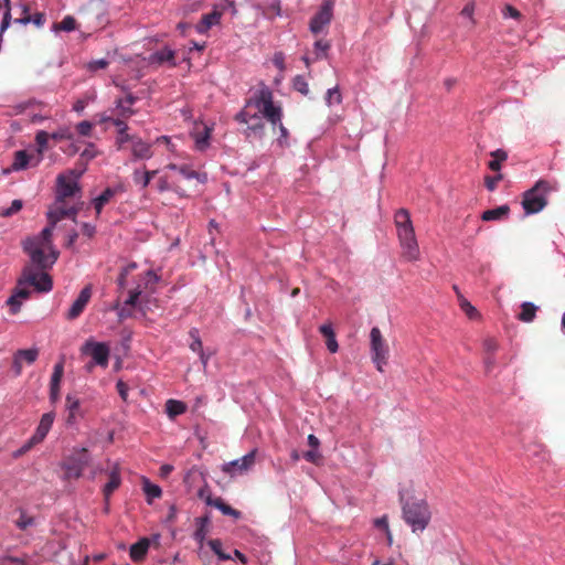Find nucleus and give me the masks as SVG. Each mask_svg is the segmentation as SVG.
I'll list each match as a JSON object with an SVG mask.
<instances>
[{
  "instance_id": "f257e3e1",
  "label": "nucleus",
  "mask_w": 565,
  "mask_h": 565,
  "mask_svg": "<svg viewBox=\"0 0 565 565\" xmlns=\"http://www.w3.org/2000/svg\"><path fill=\"white\" fill-rule=\"evenodd\" d=\"M281 108L274 104L273 92L267 86H263L246 100L244 108L235 116V119L245 124L247 129L255 134L263 132L264 119H267L273 126L278 125L280 131L278 142L284 145L289 132L281 122Z\"/></svg>"
},
{
  "instance_id": "f03ea898",
  "label": "nucleus",
  "mask_w": 565,
  "mask_h": 565,
  "mask_svg": "<svg viewBox=\"0 0 565 565\" xmlns=\"http://www.w3.org/2000/svg\"><path fill=\"white\" fill-rule=\"evenodd\" d=\"M394 222L403 257L408 262L417 260L420 252L409 212L406 209H399L394 215Z\"/></svg>"
},
{
  "instance_id": "7ed1b4c3",
  "label": "nucleus",
  "mask_w": 565,
  "mask_h": 565,
  "mask_svg": "<svg viewBox=\"0 0 565 565\" xmlns=\"http://www.w3.org/2000/svg\"><path fill=\"white\" fill-rule=\"evenodd\" d=\"M557 191V182L540 179L524 192L522 206L526 214L541 212L547 205V195Z\"/></svg>"
},
{
  "instance_id": "20e7f679",
  "label": "nucleus",
  "mask_w": 565,
  "mask_h": 565,
  "mask_svg": "<svg viewBox=\"0 0 565 565\" xmlns=\"http://www.w3.org/2000/svg\"><path fill=\"white\" fill-rule=\"evenodd\" d=\"M403 519L413 532L424 531L430 522L431 512L423 499H412L403 504Z\"/></svg>"
},
{
  "instance_id": "39448f33",
  "label": "nucleus",
  "mask_w": 565,
  "mask_h": 565,
  "mask_svg": "<svg viewBox=\"0 0 565 565\" xmlns=\"http://www.w3.org/2000/svg\"><path fill=\"white\" fill-rule=\"evenodd\" d=\"M47 246L41 244L39 238L28 239L24 244V250L30 255L31 260L36 265V269L45 270L51 267L57 259L58 253L54 249H49L50 254H45Z\"/></svg>"
},
{
  "instance_id": "423d86ee",
  "label": "nucleus",
  "mask_w": 565,
  "mask_h": 565,
  "mask_svg": "<svg viewBox=\"0 0 565 565\" xmlns=\"http://www.w3.org/2000/svg\"><path fill=\"white\" fill-rule=\"evenodd\" d=\"M370 350L373 363L379 372H384V366L388 362L390 348L377 327L370 332Z\"/></svg>"
},
{
  "instance_id": "0eeeda50",
  "label": "nucleus",
  "mask_w": 565,
  "mask_h": 565,
  "mask_svg": "<svg viewBox=\"0 0 565 565\" xmlns=\"http://www.w3.org/2000/svg\"><path fill=\"white\" fill-rule=\"evenodd\" d=\"M19 282L20 285H31L41 292H47L53 287L50 275L42 269L34 268L33 266H26L23 269L22 278L19 279Z\"/></svg>"
},
{
  "instance_id": "6e6552de",
  "label": "nucleus",
  "mask_w": 565,
  "mask_h": 565,
  "mask_svg": "<svg viewBox=\"0 0 565 565\" xmlns=\"http://www.w3.org/2000/svg\"><path fill=\"white\" fill-rule=\"evenodd\" d=\"M85 169L86 168L84 167L78 171H70L73 180L64 174H58L56 179V203H63L66 199L75 195V193L79 191L76 180L83 174Z\"/></svg>"
},
{
  "instance_id": "1a4fd4ad",
  "label": "nucleus",
  "mask_w": 565,
  "mask_h": 565,
  "mask_svg": "<svg viewBox=\"0 0 565 565\" xmlns=\"http://www.w3.org/2000/svg\"><path fill=\"white\" fill-rule=\"evenodd\" d=\"M256 449L249 451L247 455L239 459L226 462L222 467V471L234 477L235 475H242L250 469L255 463Z\"/></svg>"
},
{
  "instance_id": "9d476101",
  "label": "nucleus",
  "mask_w": 565,
  "mask_h": 565,
  "mask_svg": "<svg viewBox=\"0 0 565 565\" xmlns=\"http://www.w3.org/2000/svg\"><path fill=\"white\" fill-rule=\"evenodd\" d=\"M82 352L89 354L96 364L103 367L108 365L109 348L106 343L87 341L83 345Z\"/></svg>"
},
{
  "instance_id": "9b49d317",
  "label": "nucleus",
  "mask_w": 565,
  "mask_h": 565,
  "mask_svg": "<svg viewBox=\"0 0 565 565\" xmlns=\"http://www.w3.org/2000/svg\"><path fill=\"white\" fill-rule=\"evenodd\" d=\"M332 1L323 2L320 10L310 20V30L312 33L317 34L321 32L322 29L330 23L332 19Z\"/></svg>"
},
{
  "instance_id": "f8f14e48",
  "label": "nucleus",
  "mask_w": 565,
  "mask_h": 565,
  "mask_svg": "<svg viewBox=\"0 0 565 565\" xmlns=\"http://www.w3.org/2000/svg\"><path fill=\"white\" fill-rule=\"evenodd\" d=\"M92 297V287H84L76 300L72 303L70 310L66 313V319L74 320L78 318L87 306L89 299Z\"/></svg>"
},
{
  "instance_id": "ddd939ff",
  "label": "nucleus",
  "mask_w": 565,
  "mask_h": 565,
  "mask_svg": "<svg viewBox=\"0 0 565 565\" xmlns=\"http://www.w3.org/2000/svg\"><path fill=\"white\" fill-rule=\"evenodd\" d=\"M87 465V449L81 450V456L77 461L67 462L64 465L65 475L67 478H79L83 473L85 466Z\"/></svg>"
},
{
  "instance_id": "4468645a",
  "label": "nucleus",
  "mask_w": 565,
  "mask_h": 565,
  "mask_svg": "<svg viewBox=\"0 0 565 565\" xmlns=\"http://www.w3.org/2000/svg\"><path fill=\"white\" fill-rule=\"evenodd\" d=\"M77 214L76 207H64L62 205H55L47 212V221L52 224H57L65 217H72L75 221Z\"/></svg>"
},
{
  "instance_id": "2eb2a0df",
  "label": "nucleus",
  "mask_w": 565,
  "mask_h": 565,
  "mask_svg": "<svg viewBox=\"0 0 565 565\" xmlns=\"http://www.w3.org/2000/svg\"><path fill=\"white\" fill-rule=\"evenodd\" d=\"M131 153L136 160L150 159L153 156L151 145L145 142L141 138L137 137L134 139L131 145Z\"/></svg>"
},
{
  "instance_id": "dca6fc26",
  "label": "nucleus",
  "mask_w": 565,
  "mask_h": 565,
  "mask_svg": "<svg viewBox=\"0 0 565 565\" xmlns=\"http://www.w3.org/2000/svg\"><path fill=\"white\" fill-rule=\"evenodd\" d=\"M54 417H55V415L52 412L45 413L42 415L40 424H39L35 433L33 434V440H35V441L44 440V438L46 437L47 433L50 431V429L53 425Z\"/></svg>"
},
{
  "instance_id": "f3484780",
  "label": "nucleus",
  "mask_w": 565,
  "mask_h": 565,
  "mask_svg": "<svg viewBox=\"0 0 565 565\" xmlns=\"http://www.w3.org/2000/svg\"><path fill=\"white\" fill-rule=\"evenodd\" d=\"M63 373H64L63 362L56 363L54 365L53 374L51 376V382H50V396H51L52 401H56L58 398L60 384H61V380L63 377Z\"/></svg>"
},
{
  "instance_id": "a211bd4d",
  "label": "nucleus",
  "mask_w": 565,
  "mask_h": 565,
  "mask_svg": "<svg viewBox=\"0 0 565 565\" xmlns=\"http://www.w3.org/2000/svg\"><path fill=\"white\" fill-rule=\"evenodd\" d=\"M150 546V542L147 537L139 540L137 543L132 544L129 551V556L134 562H141L145 559L148 550Z\"/></svg>"
},
{
  "instance_id": "6ab92c4d",
  "label": "nucleus",
  "mask_w": 565,
  "mask_h": 565,
  "mask_svg": "<svg viewBox=\"0 0 565 565\" xmlns=\"http://www.w3.org/2000/svg\"><path fill=\"white\" fill-rule=\"evenodd\" d=\"M120 483H121L120 471H119L118 467L116 466L110 471L109 480H108V482L103 488V493H104L106 502H108L109 497L111 495V493L116 489L119 488Z\"/></svg>"
},
{
  "instance_id": "aec40b11",
  "label": "nucleus",
  "mask_w": 565,
  "mask_h": 565,
  "mask_svg": "<svg viewBox=\"0 0 565 565\" xmlns=\"http://www.w3.org/2000/svg\"><path fill=\"white\" fill-rule=\"evenodd\" d=\"M175 53L169 47H163L150 55V62L156 64L170 63L172 66H175L177 63L174 61Z\"/></svg>"
},
{
  "instance_id": "412c9836",
  "label": "nucleus",
  "mask_w": 565,
  "mask_h": 565,
  "mask_svg": "<svg viewBox=\"0 0 565 565\" xmlns=\"http://www.w3.org/2000/svg\"><path fill=\"white\" fill-rule=\"evenodd\" d=\"M157 173L158 170L148 171L136 169L132 172V180L136 184H139L141 189H146Z\"/></svg>"
},
{
  "instance_id": "4be33fe9",
  "label": "nucleus",
  "mask_w": 565,
  "mask_h": 565,
  "mask_svg": "<svg viewBox=\"0 0 565 565\" xmlns=\"http://www.w3.org/2000/svg\"><path fill=\"white\" fill-rule=\"evenodd\" d=\"M510 207L508 205H501L492 210H487L481 214V220L484 222L498 221L508 216Z\"/></svg>"
},
{
  "instance_id": "5701e85b",
  "label": "nucleus",
  "mask_w": 565,
  "mask_h": 565,
  "mask_svg": "<svg viewBox=\"0 0 565 565\" xmlns=\"http://www.w3.org/2000/svg\"><path fill=\"white\" fill-rule=\"evenodd\" d=\"M65 404L68 412L67 423L73 424L79 415L81 402L77 397L68 394L65 398Z\"/></svg>"
},
{
  "instance_id": "b1692460",
  "label": "nucleus",
  "mask_w": 565,
  "mask_h": 565,
  "mask_svg": "<svg viewBox=\"0 0 565 565\" xmlns=\"http://www.w3.org/2000/svg\"><path fill=\"white\" fill-rule=\"evenodd\" d=\"M178 173L182 175L184 179H196L200 183H205L207 181V174L204 172H198L192 169L189 164H180Z\"/></svg>"
},
{
  "instance_id": "393cba45",
  "label": "nucleus",
  "mask_w": 565,
  "mask_h": 565,
  "mask_svg": "<svg viewBox=\"0 0 565 565\" xmlns=\"http://www.w3.org/2000/svg\"><path fill=\"white\" fill-rule=\"evenodd\" d=\"M77 29V22L74 17L66 15L61 22H54L52 24V31L57 33L61 31L71 32Z\"/></svg>"
},
{
  "instance_id": "a878e982",
  "label": "nucleus",
  "mask_w": 565,
  "mask_h": 565,
  "mask_svg": "<svg viewBox=\"0 0 565 565\" xmlns=\"http://www.w3.org/2000/svg\"><path fill=\"white\" fill-rule=\"evenodd\" d=\"M537 307L532 302H523L518 319L523 322H532L536 316Z\"/></svg>"
},
{
  "instance_id": "bb28decb",
  "label": "nucleus",
  "mask_w": 565,
  "mask_h": 565,
  "mask_svg": "<svg viewBox=\"0 0 565 565\" xmlns=\"http://www.w3.org/2000/svg\"><path fill=\"white\" fill-rule=\"evenodd\" d=\"M193 136L196 149L202 151L209 146L211 129L207 126H204L201 131H195Z\"/></svg>"
},
{
  "instance_id": "cd10ccee",
  "label": "nucleus",
  "mask_w": 565,
  "mask_h": 565,
  "mask_svg": "<svg viewBox=\"0 0 565 565\" xmlns=\"http://www.w3.org/2000/svg\"><path fill=\"white\" fill-rule=\"evenodd\" d=\"M490 156L492 157V160L489 161L488 167L492 171H500L501 163L507 160L508 154L502 149H497L492 152H490Z\"/></svg>"
},
{
  "instance_id": "c85d7f7f",
  "label": "nucleus",
  "mask_w": 565,
  "mask_h": 565,
  "mask_svg": "<svg viewBox=\"0 0 565 565\" xmlns=\"http://www.w3.org/2000/svg\"><path fill=\"white\" fill-rule=\"evenodd\" d=\"M115 196V190H110V188L105 189L99 196L94 200V209L97 214H100L105 204H107L111 198Z\"/></svg>"
},
{
  "instance_id": "c756f323",
  "label": "nucleus",
  "mask_w": 565,
  "mask_h": 565,
  "mask_svg": "<svg viewBox=\"0 0 565 565\" xmlns=\"http://www.w3.org/2000/svg\"><path fill=\"white\" fill-rule=\"evenodd\" d=\"M18 358L22 361V363H26L29 365L33 364L39 356V349H21L15 352Z\"/></svg>"
},
{
  "instance_id": "7c9ffc66",
  "label": "nucleus",
  "mask_w": 565,
  "mask_h": 565,
  "mask_svg": "<svg viewBox=\"0 0 565 565\" xmlns=\"http://www.w3.org/2000/svg\"><path fill=\"white\" fill-rule=\"evenodd\" d=\"M159 277L152 270H147L142 276H140V281L137 285H141L145 290H153L154 285L158 282Z\"/></svg>"
},
{
  "instance_id": "2f4dec72",
  "label": "nucleus",
  "mask_w": 565,
  "mask_h": 565,
  "mask_svg": "<svg viewBox=\"0 0 565 565\" xmlns=\"http://www.w3.org/2000/svg\"><path fill=\"white\" fill-rule=\"evenodd\" d=\"M167 413L170 417H175L185 412L186 407L184 403L180 401L169 399L166 404Z\"/></svg>"
},
{
  "instance_id": "473e14b6",
  "label": "nucleus",
  "mask_w": 565,
  "mask_h": 565,
  "mask_svg": "<svg viewBox=\"0 0 565 565\" xmlns=\"http://www.w3.org/2000/svg\"><path fill=\"white\" fill-rule=\"evenodd\" d=\"M30 156L24 150L17 151L14 154V161L12 169L15 171L23 170L28 167Z\"/></svg>"
},
{
  "instance_id": "72a5a7b5",
  "label": "nucleus",
  "mask_w": 565,
  "mask_h": 565,
  "mask_svg": "<svg viewBox=\"0 0 565 565\" xmlns=\"http://www.w3.org/2000/svg\"><path fill=\"white\" fill-rule=\"evenodd\" d=\"M55 225L56 224H52L49 222V225L42 230L40 236L38 237L40 239L41 244H43L44 246H47V249H53L52 234H53V230H54Z\"/></svg>"
},
{
  "instance_id": "f704fd0d",
  "label": "nucleus",
  "mask_w": 565,
  "mask_h": 565,
  "mask_svg": "<svg viewBox=\"0 0 565 565\" xmlns=\"http://www.w3.org/2000/svg\"><path fill=\"white\" fill-rule=\"evenodd\" d=\"M207 544L211 547V550L217 555L220 561H228V559L232 558L230 554L225 553L222 550V542H221V540L213 539V540H210L207 542Z\"/></svg>"
},
{
  "instance_id": "c9c22d12",
  "label": "nucleus",
  "mask_w": 565,
  "mask_h": 565,
  "mask_svg": "<svg viewBox=\"0 0 565 565\" xmlns=\"http://www.w3.org/2000/svg\"><path fill=\"white\" fill-rule=\"evenodd\" d=\"M326 103L328 106L339 105L342 103V95L338 86H334L327 90Z\"/></svg>"
},
{
  "instance_id": "e433bc0d",
  "label": "nucleus",
  "mask_w": 565,
  "mask_h": 565,
  "mask_svg": "<svg viewBox=\"0 0 565 565\" xmlns=\"http://www.w3.org/2000/svg\"><path fill=\"white\" fill-rule=\"evenodd\" d=\"M143 491L147 495L148 502H151L152 499L160 498L162 494L161 488L157 484L150 483L148 480L143 483Z\"/></svg>"
},
{
  "instance_id": "4c0bfd02",
  "label": "nucleus",
  "mask_w": 565,
  "mask_h": 565,
  "mask_svg": "<svg viewBox=\"0 0 565 565\" xmlns=\"http://www.w3.org/2000/svg\"><path fill=\"white\" fill-rule=\"evenodd\" d=\"M189 334H190V337L192 339V342L190 343V349L193 352L201 353L203 351V344H202V341L200 339L198 329H195V328L191 329Z\"/></svg>"
},
{
  "instance_id": "58836bf2",
  "label": "nucleus",
  "mask_w": 565,
  "mask_h": 565,
  "mask_svg": "<svg viewBox=\"0 0 565 565\" xmlns=\"http://www.w3.org/2000/svg\"><path fill=\"white\" fill-rule=\"evenodd\" d=\"M50 139V134H47L44 130H39L35 136V142L39 147L38 151L40 154L44 152V150L47 148V141Z\"/></svg>"
},
{
  "instance_id": "ea45409f",
  "label": "nucleus",
  "mask_w": 565,
  "mask_h": 565,
  "mask_svg": "<svg viewBox=\"0 0 565 565\" xmlns=\"http://www.w3.org/2000/svg\"><path fill=\"white\" fill-rule=\"evenodd\" d=\"M143 292L141 285H137L134 289L129 290V297L125 301L126 306L135 307L138 303L140 295Z\"/></svg>"
},
{
  "instance_id": "a19ab883",
  "label": "nucleus",
  "mask_w": 565,
  "mask_h": 565,
  "mask_svg": "<svg viewBox=\"0 0 565 565\" xmlns=\"http://www.w3.org/2000/svg\"><path fill=\"white\" fill-rule=\"evenodd\" d=\"M459 305L462 311L470 318L476 319L478 316L477 309L463 297H459Z\"/></svg>"
},
{
  "instance_id": "79ce46f5",
  "label": "nucleus",
  "mask_w": 565,
  "mask_h": 565,
  "mask_svg": "<svg viewBox=\"0 0 565 565\" xmlns=\"http://www.w3.org/2000/svg\"><path fill=\"white\" fill-rule=\"evenodd\" d=\"M294 88L300 94L307 96L309 94V85L305 77L296 76L294 79Z\"/></svg>"
},
{
  "instance_id": "37998d69",
  "label": "nucleus",
  "mask_w": 565,
  "mask_h": 565,
  "mask_svg": "<svg viewBox=\"0 0 565 565\" xmlns=\"http://www.w3.org/2000/svg\"><path fill=\"white\" fill-rule=\"evenodd\" d=\"M138 136L136 135H129L127 131H122L121 134L118 132L116 137V145L119 150L124 148V145L126 142H134V139H136Z\"/></svg>"
},
{
  "instance_id": "c03bdc74",
  "label": "nucleus",
  "mask_w": 565,
  "mask_h": 565,
  "mask_svg": "<svg viewBox=\"0 0 565 565\" xmlns=\"http://www.w3.org/2000/svg\"><path fill=\"white\" fill-rule=\"evenodd\" d=\"M220 19H221V14L218 12L214 11V12L203 17L202 24H203L204 29H210L212 25L217 24Z\"/></svg>"
},
{
  "instance_id": "a18cd8bd",
  "label": "nucleus",
  "mask_w": 565,
  "mask_h": 565,
  "mask_svg": "<svg viewBox=\"0 0 565 565\" xmlns=\"http://www.w3.org/2000/svg\"><path fill=\"white\" fill-rule=\"evenodd\" d=\"M23 206V203L21 200H13L11 203V206L1 211L0 215L3 217H9L15 213H18Z\"/></svg>"
},
{
  "instance_id": "49530a36",
  "label": "nucleus",
  "mask_w": 565,
  "mask_h": 565,
  "mask_svg": "<svg viewBox=\"0 0 565 565\" xmlns=\"http://www.w3.org/2000/svg\"><path fill=\"white\" fill-rule=\"evenodd\" d=\"M93 124L88 120H83L76 125V130L81 136L89 137L93 130Z\"/></svg>"
},
{
  "instance_id": "de8ad7c7",
  "label": "nucleus",
  "mask_w": 565,
  "mask_h": 565,
  "mask_svg": "<svg viewBox=\"0 0 565 565\" xmlns=\"http://www.w3.org/2000/svg\"><path fill=\"white\" fill-rule=\"evenodd\" d=\"M7 305L10 307V312L15 315L20 311L22 300L18 298L14 292L8 298Z\"/></svg>"
},
{
  "instance_id": "09e8293b",
  "label": "nucleus",
  "mask_w": 565,
  "mask_h": 565,
  "mask_svg": "<svg viewBox=\"0 0 565 565\" xmlns=\"http://www.w3.org/2000/svg\"><path fill=\"white\" fill-rule=\"evenodd\" d=\"M116 106L120 109L119 115L124 119H128L135 114V110L131 108V106L124 105V100L121 98L116 102Z\"/></svg>"
},
{
  "instance_id": "8fccbe9b",
  "label": "nucleus",
  "mask_w": 565,
  "mask_h": 565,
  "mask_svg": "<svg viewBox=\"0 0 565 565\" xmlns=\"http://www.w3.org/2000/svg\"><path fill=\"white\" fill-rule=\"evenodd\" d=\"M330 45L328 42L323 40H318L315 43L316 58H321L326 55V52L329 50Z\"/></svg>"
},
{
  "instance_id": "3c124183",
  "label": "nucleus",
  "mask_w": 565,
  "mask_h": 565,
  "mask_svg": "<svg viewBox=\"0 0 565 565\" xmlns=\"http://www.w3.org/2000/svg\"><path fill=\"white\" fill-rule=\"evenodd\" d=\"M218 510L224 514V515H230V516H233L234 519L238 520L241 519L242 516V513L238 511V510H235L233 509L231 505H228L227 503H223Z\"/></svg>"
},
{
  "instance_id": "603ef678",
  "label": "nucleus",
  "mask_w": 565,
  "mask_h": 565,
  "mask_svg": "<svg viewBox=\"0 0 565 565\" xmlns=\"http://www.w3.org/2000/svg\"><path fill=\"white\" fill-rule=\"evenodd\" d=\"M31 18H32V15L29 12V7L26 4H23L22 6V14L20 18H17L14 20V22L26 25V24L31 23Z\"/></svg>"
},
{
  "instance_id": "864d4df0",
  "label": "nucleus",
  "mask_w": 565,
  "mask_h": 565,
  "mask_svg": "<svg viewBox=\"0 0 565 565\" xmlns=\"http://www.w3.org/2000/svg\"><path fill=\"white\" fill-rule=\"evenodd\" d=\"M33 523H34V519L32 516H29V515L24 514V513H22L20 515L19 520L17 521V525L21 530L28 529Z\"/></svg>"
},
{
  "instance_id": "5fc2aeb1",
  "label": "nucleus",
  "mask_w": 565,
  "mask_h": 565,
  "mask_svg": "<svg viewBox=\"0 0 565 565\" xmlns=\"http://www.w3.org/2000/svg\"><path fill=\"white\" fill-rule=\"evenodd\" d=\"M11 23V10H6L1 24H0V41H2V35L4 31L9 28Z\"/></svg>"
},
{
  "instance_id": "6e6d98bb",
  "label": "nucleus",
  "mask_w": 565,
  "mask_h": 565,
  "mask_svg": "<svg viewBox=\"0 0 565 565\" xmlns=\"http://www.w3.org/2000/svg\"><path fill=\"white\" fill-rule=\"evenodd\" d=\"M50 138L54 140H64V139H71L72 135L67 128H61L57 131H54L50 135Z\"/></svg>"
},
{
  "instance_id": "4d7b16f0",
  "label": "nucleus",
  "mask_w": 565,
  "mask_h": 565,
  "mask_svg": "<svg viewBox=\"0 0 565 565\" xmlns=\"http://www.w3.org/2000/svg\"><path fill=\"white\" fill-rule=\"evenodd\" d=\"M483 348H484L486 352L489 355H491L498 350L499 345L494 339L488 338L483 341Z\"/></svg>"
},
{
  "instance_id": "13d9d810",
  "label": "nucleus",
  "mask_w": 565,
  "mask_h": 565,
  "mask_svg": "<svg viewBox=\"0 0 565 565\" xmlns=\"http://www.w3.org/2000/svg\"><path fill=\"white\" fill-rule=\"evenodd\" d=\"M108 66V61L105 58L95 60L88 63L89 71L104 70Z\"/></svg>"
},
{
  "instance_id": "bf43d9fd",
  "label": "nucleus",
  "mask_w": 565,
  "mask_h": 565,
  "mask_svg": "<svg viewBox=\"0 0 565 565\" xmlns=\"http://www.w3.org/2000/svg\"><path fill=\"white\" fill-rule=\"evenodd\" d=\"M501 180H502V174H498L494 177H489V175L486 177L484 182H486L487 189L489 191L495 190L498 182Z\"/></svg>"
},
{
  "instance_id": "052dcab7",
  "label": "nucleus",
  "mask_w": 565,
  "mask_h": 565,
  "mask_svg": "<svg viewBox=\"0 0 565 565\" xmlns=\"http://www.w3.org/2000/svg\"><path fill=\"white\" fill-rule=\"evenodd\" d=\"M97 154V151L94 148V145L89 143L88 147L81 153V159L86 162L94 159Z\"/></svg>"
},
{
  "instance_id": "680f3d73",
  "label": "nucleus",
  "mask_w": 565,
  "mask_h": 565,
  "mask_svg": "<svg viewBox=\"0 0 565 565\" xmlns=\"http://www.w3.org/2000/svg\"><path fill=\"white\" fill-rule=\"evenodd\" d=\"M116 387L121 399L126 402L128 399V385L124 381L119 380L116 384Z\"/></svg>"
},
{
  "instance_id": "e2e57ef3",
  "label": "nucleus",
  "mask_w": 565,
  "mask_h": 565,
  "mask_svg": "<svg viewBox=\"0 0 565 565\" xmlns=\"http://www.w3.org/2000/svg\"><path fill=\"white\" fill-rule=\"evenodd\" d=\"M22 369H23V363L18 358V355L14 353L13 354V361H12V371H13V374H14L15 377L21 375Z\"/></svg>"
},
{
  "instance_id": "0e129e2a",
  "label": "nucleus",
  "mask_w": 565,
  "mask_h": 565,
  "mask_svg": "<svg viewBox=\"0 0 565 565\" xmlns=\"http://www.w3.org/2000/svg\"><path fill=\"white\" fill-rule=\"evenodd\" d=\"M41 441L33 440V436L17 451L15 456H21L31 450V448Z\"/></svg>"
},
{
  "instance_id": "69168bd1",
  "label": "nucleus",
  "mask_w": 565,
  "mask_h": 565,
  "mask_svg": "<svg viewBox=\"0 0 565 565\" xmlns=\"http://www.w3.org/2000/svg\"><path fill=\"white\" fill-rule=\"evenodd\" d=\"M503 15L504 17H509V18H513V19H519L521 17V13L514 7H512L510 4H507L504 7V9H503Z\"/></svg>"
},
{
  "instance_id": "338daca9",
  "label": "nucleus",
  "mask_w": 565,
  "mask_h": 565,
  "mask_svg": "<svg viewBox=\"0 0 565 565\" xmlns=\"http://www.w3.org/2000/svg\"><path fill=\"white\" fill-rule=\"evenodd\" d=\"M13 292L21 300L26 299L30 296V290L26 287H22L20 282L18 284V287L14 289Z\"/></svg>"
},
{
  "instance_id": "774afa93",
  "label": "nucleus",
  "mask_w": 565,
  "mask_h": 565,
  "mask_svg": "<svg viewBox=\"0 0 565 565\" xmlns=\"http://www.w3.org/2000/svg\"><path fill=\"white\" fill-rule=\"evenodd\" d=\"M303 458L309 461L317 463V461L320 459V455L316 449L308 450L303 454Z\"/></svg>"
}]
</instances>
